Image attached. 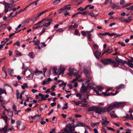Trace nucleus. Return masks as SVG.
I'll list each match as a JSON object with an SVG mask.
<instances>
[{"label": "nucleus", "mask_w": 133, "mask_h": 133, "mask_svg": "<svg viewBox=\"0 0 133 133\" xmlns=\"http://www.w3.org/2000/svg\"><path fill=\"white\" fill-rule=\"evenodd\" d=\"M112 49V48L110 46H109L106 51L107 52H108V51L111 50Z\"/></svg>", "instance_id": "e2e57ef3"}, {"label": "nucleus", "mask_w": 133, "mask_h": 133, "mask_svg": "<svg viewBox=\"0 0 133 133\" xmlns=\"http://www.w3.org/2000/svg\"><path fill=\"white\" fill-rule=\"evenodd\" d=\"M96 125V123H91V125L92 127H94Z\"/></svg>", "instance_id": "052dcab7"}, {"label": "nucleus", "mask_w": 133, "mask_h": 133, "mask_svg": "<svg viewBox=\"0 0 133 133\" xmlns=\"http://www.w3.org/2000/svg\"><path fill=\"white\" fill-rule=\"evenodd\" d=\"M102 121L101 122L102 124L106 127L108 124L109 122L107 120V118L105 117H102Z\"/></svg>", "instance_id": "9d476101"}, {"label": "nucleus", "mask_w": 133, "mask_h": 133, "mask_svg": "<svg viewBox=\"0 0 133 133\" xmlns=\"http://www.w3.org/2000/svg\"><path fill=\"white\" fill-rule=\"evenodd\" d=\"M85 98H82V103L83 105L85 107L88 104V102L87 101H86V99H85Z\"/></svg>", "instance_id": "dca6fc26"}, {"label": "nucleus", "mask_w": 133, "mask_h": 133, "mask_svg": "<svg viewBox=\"0 0 133 133\" xmlns=\"http://www.w3.org/2000/svg\"><path fill=\"white\" fill-rule=\"evenodd\" d=\"M1 118L3 119L6 124L8 119V117L6 116H2Z\"/></svg>", "instance_id": "393cba45"}, {"label": "nucleus", "mask_w": 133, "mask_h": 133, "mask_svg": "<svg viewBox=\"0 0 133 133\" xmlns=\"http://www.w3.org/2000/svg\"><path fill=\"white\" fill-rule=\"evenodd\" d=\"M13 84L16 87L18 85L17 82L16 81H15L13 82Z\"/></svg>", "instance_id": "09e8293b"}, {"label": "nucleus", "mask_w": 133, "mask_h": 133, "mask_svg": "<svg viewBox=\"0 0 133 133\" xmlns=\"http://www.w3.org/2000/svg\"><path fill=\"white\" fill-rule=\"evenodd\" d=\"M49 96V95H46L45 96L43 95V96L42 97V98L43 100H45V98H48Z\"/></svg>", "instance_id": "79ce46f5"}, {"label": "nucleus", "mask_w": 133, "mask_h": 133, "mask_svg": "<svg viewBox=\"0 0 133 133\" xmlns=\"http://www.w3.org/2000/svg\"><path fill=\"white\" fill-rule=\"evenodd\" d=\"M38 1H36L32 3H30L29 5V6H30L31 5H36L37 4V2Z\"/></svg>", "instance_id": "4c0bfd02"}, {"label": "nucleus", "mask_w": 133, "mask_h": 133, "mask_svg": "<svg viewBox=\"0 0 133 133\" xmlns=\"http://www.w3.org/2000/svg\"><path fill=\"white\" fill-rule=\"evenodd\" d=\"M67 105H68L67 103H66L65 104H64V105L65 106V107H63L62 108V109H67L68 108V107L67 106Z\"/></svg>", "instance_id": "3c124183"}, {"label": "nucleus", "mask_w": 133, "mask_h": 133, "mask_svg": "<svg viewBox=\"0 0 133 133\" xmlns=\"http://www.w3.org/2000/svg\"><path fill=\"white\" fill-rule=\"evenodd\" d=\"M16 45L18 46H19L20 45L19 42L18 41H17L13 44V45Z\"/></svg>", "instance_id": "6e6d98bb"}, {"label": "nucleus", "mask_w": 133, "mask_h": 133, "mask_svg": "<svg viewBox=\"0 0 133 133\" xmlns=\"http://www.w3.org/2000/svg\"><path fill=\"white\" fill-rule=\"evenodd\" d=\"M89 95V93L88 92H87L86 94L83 96H82L83 98H84L85 99H88V97Z\"/></svg>", "instance_id": "bb28decb"}, {"label": "nucleus", "mask_w": 133, "mask_h": 133, "mask_svg": "<svg viewBox=\"0 0 133 133\" xmlns=\"http://www.w3.org/2000/svg\"><path fill=\"white\" fill-rule=\"evenodd\" d=\"M45 28H43L42 30V31L39 33L40 35H41L43 33H44L45 32Z\"/></svg>", "instance_id": "a18cd8bd"}, {"label": "nucleus", "mask_w": 133, "mask_h": 133, "mask_svg": "<svg viewBox=\"0 0 133 133\" xmlns=\"http://www.w3.org/2000/svg\"><path fill=\"white\" fill-rule=\"evenodd\" d=\"M110 6L113 9H116L117 8L118 9H119V6L115 4H111Z\"/></svg>", "instance_id": "4468645a"}, {"label": "nucleus", "mask_w": 133, "mask_h": 133, "mask_svg": "<svg viewBox=\"0 0 133 133\" xmlns=\"http://www.w3.org/2000/svg\"><path fill=\"white\" fill-rule=\"evenodd\" d=\"M124 104V103L122 102H116L113 103L109 106L106 111L109 112L113 109L115 108H118L121 106H123Z\"/></svg>", "instance_id": "f03ea898"}, {"label": "nucleus", "mask_w": 133, "mask_h": 133, "mask_svg": "<svg viewBox=\"0 0 133 133\" xmlns=\"http://www.w3.org/2000/svg\"><path fill=\"white\" fill-rule=\"evenodd\" d=\"M42 71H39L36 69V70L34 71V74L36 75H38L42 73Z\"/></svg>", "instance_id": "5701e85b"}, {"label": "nucleus", "mask_w": 133, "mask_h": 133, "mask_svg": "<svg viewBox=\"0 0 133 133\" xmlns=\"http://www.w3.org/2000/svg\"><path fill=\"white\" fill-rule=\"evenodd\" d=\"M112 2V0H106L105 2L104 3V4L105 5H106L108 3H111Z\"/></svg>", "instance_id": "c756f323"}, {"label": "nucleus", "mask_w": 133, "mask_h": 133, "mask_svg": "<svg viewBox=\"0 0 133 133\" xmlns=\"http://www.w3.org/2000/svg\"><path fill=\"white\" fill-rule=\"evenodd\" d=\"M107 128L109 130H111L112 131H115V130L112 128L109 127H107Z\"/></svg>", "instance_id": "69168bd1"}, {"label": "nucleus", "mask_w": 133, "mask_h": 133, "mask_svg": "<svg viewBox=\"0 0 133 133\" xmlns=\"http://www.w3.org/2000/svg\"><path fill=\"white\" fill-rule=\"evenodd\" d=\"M64 30H63L62 28H61L57 29L56 30V31L58 32H63Z\"/></svg>", "instance_id": "37998d69"}, {"label": "nucleus", "mask_w": 133, "mask_h": 133, "mask_svg": "<svg viewBox=\"0 0 133 133\" xmlns=\"http://www.w3.org/2000/svg\"><path fill=\"white\" fill-rule=\"evenodd\" d=\"M60 2V0H56L52 4L54 5H56L58 4Z\"/></svg>", "instance_id": "7c9ffc66"}, {"label": "nucleus", "mask_w": 133, "mask_h": 133, "mask_svg": "<svg viewBox=\"0 0 133 133\" xmlns=\"http://www.w3.org/2000/svg\"><path fill=\"white\" fill-rule=\"evenodd\" d=\"M93 90L96 93V94L98 95H101V94H99V92L98 90H96V89H93Z\"/></svg>", "instance_id": "de8ad7c7"}, {"label": "nucleus", "mask_w": 133, "mask_h": 133, "mask_svg": "<svg viewBox=\"0 0 133 133\" xmlns=\"http://www.w3.org/2000/svg\"><path fill=\"white\" fill-rule=\"evenodd\" d=\"M109 114L111 118H115L117 117L114 111H111Z\"/></svg>", "instance_id": "2eb2a0df"}, {"label": "nucleus", "mask_w": 133, "mask_h": 133, "mask_svg": "<svg viewBox=\"0 0 133 133\" xmlns=\"http://www.w3.org/2000/svg\"><path fill=\"white\" fill-rule=\"evenodd\" d=\"M78 70H76L74 69H71L69 72V75L72 76L73 75L74 76H77L78 74Z\"/></svg>", "instance_id": "39448f33"}, {"label": "nucleus", "mask_w": 133, "mask_h": 133, "mask_svg": "<svg viewBox=\"0 0 133 133\" xmlns=\"http://www.w3.org/2000/svg\"><path fill=\"white\" fill-rule=\"evenodd\" d=\"M15 53L16 55H19L21 56L22 55V54L20 52L18 51H15Z\"/></svg>", "instance_id": "ea45409f"}, {"label": "nucleus", "mask_w": 133, "mask_h": 133, "mask_svg": "<svg viewBox=\"0 0 133 133\" xmlns=\"http://www.w3.org/2000/svg\"><path fill=\"white\" fill-rule=\"evenodd\" d=\"M3 93L6 94L5 90L4 89H2L0 88V95Z\"/></svg>", "instance_id": "473e14b6"}, {"label": "nucleus", "mask_w": 133, "mask_h": 133, "mask_svg": "<svg viewBox=\"0 0 133 133\" xmlns=\"http://www.w3.org/2000/svg\"><path fill=\"white\" fill-rule=\"evenodd\" d=\"M107 92H102V93L103 94V95L105 96H109L110 95V93H108L107 94Z\"/></svg>", "instance_id": "c03bdc74"}, {"label": "nucleus", "mask_w": 133, "mask_h": 133, "mask_svg": "<svg viewBox=\"0 0 133 133\" xmlns=\"http://www.w3.org/2000/svg\"><path fill=\"white\" fill-rule=\"evenodd\" d=\"M8 72L9 73V74L10 75H11L13 72V70L12 69L10 70L9 69H8Z\"/></svg>", "instance_id": "72a5a7b5"}, {"label": "nucleus", "mask_w": 133, "mask_h": 133, "mask_svg": "<svg viewBox=\"0 0 133 133\" xmlns=\"http://www.w3.org/2000/svg\"><path fill=\"white\" fill-rule=\"evenodd\" d=\"M88 87L85 86L84 84H83L82 87L80 90L81 92L85 93L87 90Z\"/></svg>", "instance_id": "9b49d317"}, {"label": "nucleus", "mask_w": 133, "mask_h": 133, "mask_svg": "<svg viewBox=\"0 0 133 133\" xmlns=\"http://www.w3.org/2000/svg\"><path fill=\"white\" fill-rule=\"evenodd\" d=\"M8 125L6 124L3 128H0V132L1 133H6L8 131Z\"/></svg>", "instance_id": "6e6552de"}, {"label": "nucleus", "mask_w": 133, "mask_h": 133, "mask_svg": "<svg viewBox=\"0 0 133 133\" xmlns=\"http://www.w3.org/2000/svg\"><path fill=\"white\" fill-rule=\"evenodd\" d=\"M51 23H50V22H48L47 23L46 22H44V23L43 25V26H41V27H42L43 26L46 27H48L50 24Z\"/></svg>", "instance_id": "aec40b11"}, {"label": "nucleus", "mask_w": 133, "mask_h": 133, "mask_svg": "<svg viewBox=\"0 0 133 133\" xmlns=\"http://www.w3.org/2000/svg\"><path fill=\"white\" fill-rule=\"evenodd\" d=\"M123 61L125 62V63H122V64H124L126 63L131 68H132L133 67V58L132 57L131 58V59L129 60L127 62Z\"/></svg>", "instance_id": "1a4fd4ad"}, {"label": "nucleus", "mask_w": 133, "mask_h": 133, "mask_svg": "<svg viewBox=\"0 0 133 133\" xmlns=\"http://www.w3.org/2000/svg\"><path fill=\"white\" fill-rule=\"evenodd\" d=\"M96 109V111H95V112L99 114H103L106 111V109L105 107H97Z\"/></svg>", "instance_id": "20e7f679"}, {"label": "nucleus", "mask_w": 133, "mask_h": 133, "mask_svg": "<svg viewBox=\"0 0 133 133\" xmlns=\"http://www.w3.org/2000/svg\"><path fill=\"white\" fill-rule=\"evenodd\" d=\"M89 14L91 17H95V18H96V15H95L93 12L91 13H90Z\"/></svg>", "instance_id": "13d9d810"}, {"label": "nucleus", "mask_w": 133, "mask_h": 133, "mask_svg": "<svg viewBox=\"0 0 133 133\" xmlns=\"http://www.w3.org/2000/svg\"><path fill=\"white\" fill-rule=\"evenodd\" d=\"M40 41L39 40L37 41H36L35 43H34V45H38L40 43Z\"/></svg>", "instance_id": "bf43d9fd"}, {"label": "nucleus", "mask_w": 133, "mask_h": 133, "mask_svg": "<svg viewBox=\"0 0 133 133\" xmlns=\"http://www.w3.org/2000/svg\"><path fill=\"white\" fill-rule=\"evenodd\" d=\"M101 61L105 65L110 64L114 67L116 68L118 66L119 63H124L125 62L121 59L119 58L118 57L115 58V60H112L109 58L104 59H101Z\"/></svg>", "instance_id": "f257e3e1"}, {"label": "nucleus", "mask_w": 133, "mask_h": 133, "mask_svg": "<svg viewBox=\"0 0 133 133\" xmlns=\"http://www.w3.org/2000/svg\"><path fill=\"white\" fill-rule=\"evenodd\" d=\"M69 119L70 121H71L72 122L71 124H68L67 125L64 130L65 132L66 133H72L73 131H75V129H73L71 125L74 123V119H72L71 117L69 118Z\"/></svg>", "instance_id": "7ed1b4c3"}, {"label": "nucleus", "mask_w": 133, "mask_h": 133, "mask_svg": "<svg viewBox=\"0 0 133 133\" xmlns=\"http://www.w3.org/2000/svg\"><path fill=\"white\" fill-rule=\"evenodd\" d=\"M82 35L83 36H85L86 35L87 33L86 32L84 31H82L81 32Z\"/></svg>", "instance_id": "864d4df0"}, {"label": "nucleus", "mask_w": 133, "mask_h": 133, "mask_svg": "<svg viewBox=\"0 0 133 133\" xmlns=\"http://www.w3.org/2000/svg\"><path fill=\"white\" fill-rule=\"evenodd\" d=\"M118 43L121 44V45H122V46H124L125 45L124 43L123 42H119Z\"/></svg>", "instance_id": "0e129e2a"}, {"label": "nucleus", "mask_w": 133, "mask_h": 133, "mask_svg": "<svg viewBox=\"0 0 133 133\" xmlns=\"http://www.w3.org/2000/svg\"><path fill=\"white\" fill-rule=\"evenodd\" d=\"M75 34L76 35H79L80 36V34H79V32L78 30H75Z\"/></svg>", "instance_id": "603ef678"}, {"label": "nucleus", "mask_w": 133, "mask_h": 133, "mask_svg": "<svg viewBox=\"0 0 133 133\" xmlns=\"http://www.w3.org/2000/svg\"><path fill=\"white\" fill-rule=\"evenodd\" d=\"M97 107L96 106H93L90 107L88 109V111H96Z\"/></svg>", "instance_id": "6ab92c4d"}, {"label": "nucleus", "mask_w": 133, "mask_h": 133, "mask_svg": "<svg viewBox=\"0 0 133 133\" xmlns=\"http://www.w3.org/2000/svg\"><path fill=\"white\" fill-rule=\"evenodd\" d=\"M119 20L121 22H126V19H125L124 18H122L119 19Z\"/></svg>", "instance_id": "8fccbe9b"}, {"label": "nucleus", "mask_w": 133, "mask_h": 133, "mask_svg": "<svg viewBox=\"0 0 133 133\" xmlns=\"http://www.w3.org/2000/svg\"><path fill=\"white\" fill-rule=\"evenodd\" d=\"M101 54V53L97 51H95L94 53V55L97 59L99 58Z\"/></svg>", "instance_id": "f8f14e48"}, {"label": "nucleus", "mask_w": 133, "mask_h": 133, "mask_svg": "<svg viewBox=\"0 0 133 133\" xmlns=\"http://www.w3.org/2000/svg\"><path fill=\"white\" fill-rule=\"evenodd\" d=\"M132 115L131 114H130V115L129 116L128 114H127V115L126 116L124 117H123V118H125L127 119H131L133 120V117L132 118Z\"/></svg>", "instance_id": "412c9836"}, {"label": "nucleus", "mask_w": 133, "mask_h": 133, "mask_svg": "<svg viewBox=\"0 0 133 133\" xmlns=\"http://www.w3.org/2000/svg\"><path fill=\"white\" fill-rule=\"evenodd\" d=\"M3 4H4V12L5 13H6L8 11V9L9 8H11L10 5H11V4H9L7 3L6 2H4L3 3Z\"/></svg>", "instance_id": "0eeeda50"}, {"label": "nucleus", "mask_w": 133, "mask_h": 133, "mask_svg": "<svg viewBox=\"0 0 133 133\" xmlns=\"http://www.w3.org/2000/svg\"><path fill=\"white\" fill-rule=\"evenodd\" d=\"M75 127H86L87 128L90 130V127L86 125L84 123L79 122H77L76 123Z\"/></svg>", "instance_id": "423d86ee"}, {"label": "nucleus", "mask_w": 133, "mask_h": 133, "mask_svg": "<svg viewBox=\"0 0 133 133\" xmlns=\"http://www.w3.org/2000/svg\"><path fill=\"white\" fill-rule=\"evenodd\" d=\"M94 47L96 49H97L98 48V46L96 44H94L93 45Z\"/></svg>", "instance_id": "774afa93"}, {"label": "nucleus", "mask_w": 133, "mask_h": 133, "mask_svg": "<svg viewBox=\"0 0 133 133\" xmlns=\"http://www.w3.org/2000/svg\"><path fill=\"white\" fill-rule=\"evenodd\" d=\"M28 56L31 58H32L35 57V55L33 52H30L28 54Z\"/></svg>", "instance_id": "b1692460"}, {"label": "nucleus", "mask_w": 133, "mask_h": 133, "mask_svg": "<svg viewBox=\"0 0 133 133\" xmlns=\"http://www.w3.org/2000/svg\"><path fill=\"white\" fill-rule=\"evenodd\" d=\"M8 115L9 117H12L13 116V114L12 112L9 111L8 112Z\"/></svg>", "instance_id": "e433bc0d"}, {"label": "nucleus", "mask_w": 133, "mask_h": 133, "mask_svg": "<svg viewBox=\"0 0 133 133\" xmlns=\"http://www.w3.org/2000/svg\"><path fill=\"white\" fill-rule=\"evenodd\" d=\"M13 110L15 111H17V107L16 105L14 104L13 105Z\"/></svg>", "instance_id": "5fc2aeb1"}, {"label": "nucleus", "mask_w": 133, "mask_h": 133, "mask_svg": "<svg viewBox=\"0 0 133 133\" xmlns=\"http://www.w3.org/2000/svg\"><path fill=\"white\" fill-rule=\"evenodd\" d=\"M58 11L59 13V14L62 12H65L64 9H63V8L61 9L58 10Z\"/></svg>", "instance_id": "58836bf2"}, {"label": "nucleus", "mask_w": 133, "mask_h": 133, "mask_svg": "<svg viewBox=\"0 0 133 133\" xmlns=\"http://www.w3.org/2000/svg\"><path fill=\"white\" fill-rule=\"evenodd\" d=\"M125 3L124 0H121L120 1V4L121 5H123Z\"/></svg>", "instance_id": "338daca9"}, {"label": "nucleus", "mask_w": 133, "mask_h": 133, "mask_svg": "<svg viewBox=\"0 0 133 133\" xmlns=\"http://www.w3.org/2000/svg\"><path fill=\"white\" fill-rule=\"evenodd\" d=\"M132 17L131 16H129L128 18V20L126 19V23H128L130 22L132 20Z\"/></svg>", "instance_id": "cd10ccee"}, {"label": "nucleus", "mask_w": 133, "mask_h": 133, "mask_svg": "<svg viewBox=\"0 0 133 133\" xmlns=\"http://www.w3.org/2000/svg\"><path fill=\"white\" fill-rule=\"evenodd\" d=\"M57 69V68L56 66H54L53 68V72L54 74H57L56 72V70Z\"/></svg>", "instance_id": "f704fd0d"}, {"label": "nucleus", "mask_w": 133, "mask_h": 133, "mask_svg": "<svg viewBox=\"0 0 133 133\" xmlns=\"http://www.w3.org/2000/svg\"><path fill=\"white\" fill-rule=\"evenodd\" d=\"M78 24L75 23L74 24V26H73V27L74 28H76L78 27Z\"/></svg>", "instance_id": "680f3d73"}, {"label": "nucleus", "mask_w": 133, "mask_h": 133, "mask_svg": "<svg viewBox=\"0 0 133 133\" xmlns=\"http://www.w3.org/2000/svg\"><path fill=\"white\" fill-rule=\"evenodd\" d=\"M80 77V76H79L77 77L75 79H73L72 81L71 82H73L74 83L76 82L77 80Z\"/></svg>", "instance_id": "2f4dec72"}, {"label": "nucleus", "mask_w": 133, "mask_h": 133, "mask_svg": "<svg viewBox=\"0 0 133 133\" xmlns=\"http://www.w3.org/2000/svg\"><path fill=\"white\" fill-rule=\"evenodd\" d=\"M95 85L92 83H88L87 84V87L90 89H92L95 88Z\"/></svg>", "instance_id": "f3484780"}, {"label": "nucleus", "mask_w": 133, "mask_h": 133, "mask_svg": "<svg viewBox=\"0 0 133 133\" xmlns=\"http://www.w3.org/2000/svg\"><path fill=\"white\" fill-rule=\"evenodd\" d=\"M65 70V69L64 68H62L60 69L59 71V75L62 74V75L64 72Z\"/></svg>", "instance_id": "4be33fe9"}, {"label": "nucleus", "mask_w": 133, "mask_h": 133, "mask_svg": "<svg viewBox=\"0 0 133 133\" xmlns=\"http://www.w3.org/2000/svg\"><path fill=\"white\" fill-rule=\"evenodd\" d=\"M125 85L124 84H121L116 87V90H119L122 89L124 88Z\"/></svg>", "instance_id": "a211bd4d"}, {"label": "nucleus", "mask_w": 133, "mask_h": 133, "mask_svg": "<svg viewBox=\"0 0 133 133\" xmlns=\"http://www.w3.org/2000/svg\"><path fill=\"white\" fill-rule=\"evenodd\" d=\"M29 21V19H26L22 23V24H25L28 23Z\"/></svg>", "instance_id": "4d7b16f0"}, {"label": "nucleus", "mask_w": 133, "mask_h": 133, "mask_svg": "<svg viewBox=\"0 0 133 133\" xmlns=\"http://www.w3.org/2000/svg\"><path fill=\"white\" fill-rule=\"evenodd\" d=\"M88 33V39L89 41H91V36L92 34L89 33Z\"/></svg>", "instance_id": "a878e982"}, {"label": "nucleus", "mask_w": 133, "mask_h": 133, "mask_svg": "<svg viewBox=\"0 0 133 133\" xmlns=\"http://www.w3.org/2000/svg\"><path fill=\"white\" fill-rule=\"evenodd\" d=\"M44 21H45L47 22L49 21L48 22H50V23H51L53 22V19H52L51 18H47L44 19L42 20L39 22L38 23H41L42 22H43Z\"/></svg>", "instance_id": "ddd939ff"}, {"label": "nucleus", "mask_w": 133, "mask_h": 133, "mask_svg": "<svg viewBox=\"0 0 133 133\" xmlns=\"http://www.w3.org/2000/svg\"><path fill=\"white\" fill-rule=\"evenodd\" d=\"M83 0H76V2L78 3L77 5H78L80 4L82 2Z\"/></svg>", "instance_id": "49530a36"}, {"label": "nucleus", "mask_w": 133, "mask_h": 133, "mask_svg": "<svg viewBox=\"0 0 133 133\" xmlns=\"http://www.w3.org/2000/svg\"><path fill=\"white\" fill-rule=\"evenodd\" d=\"M76 96L77 97H79V99L82 100V95H80L79 93H77L76 95Z\"/></svg>", "instance_id": "c9c22d12"}, {"label": "nucleus", "mask_w": 133, "mask_h": 133, "mask_svg": "<svg viewBox=\"0 0 133 133\" xmlns=\"http://www.w3.org/2000/svg\"><path fill=\"white\" fill-rule=\"evenodd\" d=\"M22 88L23 89H24L25 88H28L27 83H24L23 85L21 86Z\"/></svg>", "instance_id": "c85d7f7f"}, {"label": "nucleus", "mask_w": 133, "mask_h": 133, "mask_svg": "<svg viewBox=\"0 0 133 133\" xmlns=\"http://www.w3.org/2000/svg\"><path fill=\"white\" fill-rule=\"evenodd\" d=\"M97 88L100 91H102V90L104 89L103 87L101 86H98L97 87Z\"/></svg>", "instance_id": "a19ab883"}]
</instances>
